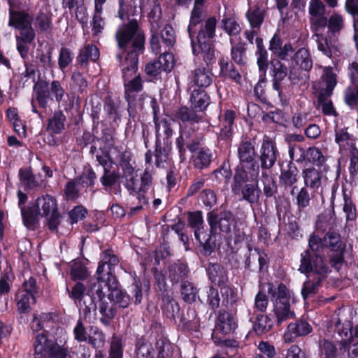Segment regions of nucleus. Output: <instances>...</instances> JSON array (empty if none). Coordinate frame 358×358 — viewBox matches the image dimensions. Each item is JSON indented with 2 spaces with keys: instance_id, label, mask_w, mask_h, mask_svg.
Here are the masks:
<instances>
[{
  "instance_id": "1",
  "label": "nucleus",
  "mask_w": 358,
  "mask_h": 358,
  "mask_svg": "<svg viewBox=\"0 0 358 358\" xmlns=\"http://www.w3.org/2000/svg\"><path fill=\"white\" fill-rule=\"evenodd\" d=\"M115 37L122 50L121 54H117V58L122 69L128 113L130 117H134L137 112L129 94L141 92L143 87L141 76L137 73V69L138 57L144 51L145 34L137 20H131L127 24L119 27Z\"/></svg>"
},
{
  "instance_id": "2",
  "label": "nucleus",
  "mask_w": 358,
  "mask_h": 358,
  "mask_svg": "<svg viewBox=\"0 0 358 358\" xmlns=\"http://www.w3.org/2000/svg\"><path fill=\"white\" fill-rule=\"evenodd\" d=\"M66 291L69 292V298L79 308L85 319L90 317L92 313H95L97 309L94 294L97 295L99 299H101L106 293L102 283L99 281L93 284L88 289L83 283L78 282L71 287V290L66 287Z\"/></svg>"
},
{
  "instance_id": "3",
  "label": "nucleus",
  "mask_w": 358,
  "mask_h": 358,
  "mask_svg": "<svg viewBox=\"0 0 358 358\" xmlns=\"http://www.w3.org/2000/svg\"><path fill=\"white\" fill-rule=\"evenodd\" d=\"M267 291L273 303V312L276 317V322L280 325L283 322L295 316L294 311L290 309L289 295L287 287L280 284L277 287L271 283H267Z\"/></svg>"
},
{
  "instance_id": "4",
  "label": "nucleus",
  "mask_w": 358,
  "mask_h": 358,
  "mask_svg": "<svg viewBox=\"0 0 358 358\" xmlns=\"http://www.w3.org/2000/svg\"><path fill=\"white\" fill-rule=\"evenodd\" d=\"M299 271L306 273L307 278H319L325 279L329 272V268L320 255H311L309 250H305L301 255V264Z\"/></svg>"
},
{
  "instance_id": "5",
  "label": "nucleus",
  "mask_w": 358,
  "mask_h": 358,
  "mask_svg": "<svg viewBox=\"0 0 358 358\" xmlns=\"http://www.w3.org/2000/svg\"><path fill=\"white\" fill-rule=\"evenodd\" d=\"M34 349L36 358H71L67 348L48 339L43 333L36 337Z\"/></svg>"
},
{
  "instance_id": "6",
  "label": "nucleus",
  "mask_w": 358,
  "mask_h": 358,
  "mask_svg": "<svg viewBox=\"0 0 358 358\" xmlns=\"http://www.w3.org/2000/svg\"><path fill=\"white\" fill-rule=\"evenodd\" d=\"M152 181V175L148 169H145L141 177V184L138 182L137 175L126 180L125 187L131 195L136 196L141 203L140 206L136 207L137 210L141 209L143 204L148 203L149 199L145 196V193L150 187Z\"/></svg>"
},
{
  "instance_id": "7",
  "label": "nucleus",
  "mask_w": 358,
  "mask_h": 358,
  "mask_svg": "<svg viewBox=\"0 0 358 358\" xmlns=\"http://www.w3.org/2000/svg\"><path fill=\"white\" fill-rule=\"evenodd\" d=\"M328 329H334L342 338H346L350 333L348 339L352 341L353 338H358V324L352 327L345 310L339 309L333 315L328 326Z\"/></svg>"
},
{
  "instance_id": "8",
  "label": "nucleus",
  "mask_w": 358,
  "mask_h": 358,
  "mask_svg": "<svg viewBox=\"0 0 358 358\" xmlns=\"http://www.w3.org/2000/svg\"><path fill=\"white\" fill-rule=\"evenodd\" d=\"M32 17L24 11L10 10L8 25L20 31L21 38L27 42L35 38V31L31 26Z\"/></svg>"
},
{
  "instance_id": "9",
  "label": "nucleus",
  "mask_w": 358,
  "mask_h": 358,
  "mask_svg": "<svg viewBox=\"0 0 358 358\" xmlns=\"http://www.w3.org/2000/svg\"><path fill=\"white\" fill-rule=\"evenodd\" d=\"M119 263L118 258L113 254L110 250H106L101 263L97 268V279L103 285H110L114 286L116 284L115 276V266Z\"/></svg>"
},
{
  "instance_id": "10",
  "label": "nucleus",
  "mask_w": 358,
  "mask_h": 358,
  "mask_svg": "<svg viewBox=\"0 0 358 358\" xmlns=\"http://www.w3.org/2000/svg\"><path fill=\"white\" fill-rule=\"evenodd\" d=\"M176 34L173 27L166 24L160 31L152 34L150 40L151 48L156 55L162 51H169L176 43Z\"/></svg>"
},
{
  "instance_id": "11",
  "label": "nucleus",
  "mask_w": 358,
  "mask_h": 358,
  "mask_svg": "<svg viewBox=\"0 0 358 358\" xmlns=\"http://www.w3.org/2000/svg\"><path fill=\"white\" fill-rule=\"evenodd\" d=\"M302 174L305 185L312 190V198L320 195L322 201L324 202L323 192L327 178L323 177L322 173L315 168L306 169L303 171Z\"/></svg>"
},
{
  "instance_id": "12",
  "label": "nucleus",
  "mask_w": 358,
  "mask_h": 358,
  "mask_svg": "<svg viewBox=\"0 0 358 358\" xmlns=\"http://www.w3.org/2000/svg\"><path fill=\"white\" fill-rule=\"evenodd\" d=\"M310 23L314 31H320L327 27V18L325 16L326 6L321 0H310L308 3Z\"/></svg>"
},
{
  "instance_id": "13",
  "label": "nucleus",
  "mask_w": 358,
  "mask_h": 358,
  "mask_svg": "<svg viewBox=\"0 0 358 358\" xmlns=\"http://www.w3.org/2000/svg\"><path fill=\"white\" fill-rule=\"evenodd\" d=\"M315 32L313 38L317 43V50L329 58L337 56L339 51L336 40L333 38L334 36L329 34L324 35L321 33V31Z\"/></svg>"
},
{
  "instance_id": "14",
  "label": "nucleus",
  "mask_w": 358,
  "mask_h": 358,
  "mask_svg": "<svg viewBox=\"0 0 358 358\" xmlns=\"http://www.w3.org/2000/svg\"><path fill=\"white\" fill-rule=\"evenodd\" d=\"M233 220V215L229 211H223L219 215L214 212H210L208 214V222L210 226L211 230H214L218 224L222 231L229 232L231 230V225Z\"/></svg>"
},
{
  "instance_id": "15",
  "label": "nucleus",
  "mask_w": 358,
  "mask_h": 358,
  "mask_svg": "<svg viewBox=\"0 0 358 358\" xmlns=\"http://www.w3.org/2000/svg\"><path fill=\"white\" fill-rule=\"evenodd\" d=\"M207 0H194V7L191 12L189 24L187 27L189 36L192 38L196 33L194 27L201 23L206 17V10H205V3Z\"/></svg>"
},
{
  "instance_id": "16",
  "label": "nucleus",
  "mask_w": 358,
  "mask_h": 358,
  "mask_svg": "<svg viewBox=\"0 0 358 358\" xmlns=\"http://www.w3.org/2000/svg\"><path fill=\"white\" fill-rule=\"evenodd\" d=\"M259 173V164H255L252 166H249L248 165H241V167H237L234 177L235 181V187H238V189H239L242 184L245 183L250 180L252 181L256 180Z\"/></svg>"
},
{
  "instance_id": "17",
  "label": "nucleus",
  "mask_w": 358,
  "mask_h": 358,
  "mask_svg": "<svg viewBox=\"0 0 358 358\" xmlns=\"http://www.w3.org/2000/svg\"><path fill=\"white\" fill-rule=\"evenodd\" d=\"M311 331L312 327L306 321L299 320L288 325L284 334V341L286 343H290L294 338L306 336Z\"/></svg>"
},
{
  "instance_id": "18",
  "label": "nucleus",
  "mask_w": 358,
  "mask_h": 358,
  "mask_svg": "<svg viewBox=\"0 0 358 358\" xmlns=\"http://www.w3.org/2000/svg\"><path fill=\"white\" fill-rule=\"evenodd\" d=\"M277 159L276 149L268 138L262 142L260 149V160L262 169H269L273 166Z\"/></svg>"
},
{
  "instance_id": "19",
  "label": "nucleus",
  "mask_w": 358,
  "mask_h": 358,
  "mask_svg": "<svg viewBox=\"0 0 358 358\" xmlns=\"http://www.w3.org/2000/svg\"><path fill=\"white\" fill-rule=\"evenodd\" d=\"M240 165L252 166L255 164H259L256 161L257 153L254 145L250 141H243L237 150Z\"/></svg>"
},
{
  "instance_id": "20",
  "label": "nucleus",
  "mask_w": 358,
  "mask_h": 358,
  "mask_svg": "<svg viewBox=\"0 0 358 358\" xmlns=\"http://www.w3.org/2000/svg\"><path fill=\"white\" fill-rule=\"evenodd\" d=\"M273 69V88L278 92L279 98L282 97V90L281 81L285 79L287 75V69L285 64L278 59L272 61Z\"/></svg>"
},
{
  "instance_id": "21",
  "label": "nucleus",
  "mask_w": 358,
  "mask_h": 358,
  "mask_svg": "<svg viewBox=\"0 0 358 358\" xmlns=\"http://www.w3.org/2000/svg\"><path fill=\"white\" fill-rule=\"evenodd\" d=\"M217 22L214 16L209 17L204 21L197 33V43H208L215 36Z\"/></svg>"
},
{
  "instance_id": "22",
  "label": "nucleus",
  "mask_w": 358,
  "mask_h": 358,
  "mask_svg": "<svg viewBox=\"0 0 358 358\" xmlns=\"http://www.w3.org/2000/svg\"><path fill=\"white\" fill-rule=\"evenodd\" d=\"M191 39L192 52L194 55L201 54L203 61L207 65L214 62L215 60V50L214 45L210 43H198L196 45L193 37Z\"/></svg>"
},
{
  "instance_id": "23",
  "label": "nucleus",
  "mask_w": 358,
  "mask_h": 358,
  "mask_svg": "<svg viewBox=\"0 0 358 358\" xmlns=\"http://www.w3.org/2000/svg\"><path fill=\"white\" fill-rule=\"evenodd\" d=\"M237 327V322L235 317L225 310L219 313L216 328L218 331L223 334H229L234 331Z\"/></svg>"
},
{
  "instance_id": "24",
  "label": "nucleus",
  "mask_w": 358,
  "mask_h": 358,
  "mask_svg": "<svg viewBox=\"0 0 358 358\" xmlns=\"http://www.w3.org/2000/svg\"><path fill=\"white\" fill-rule=\"evenodd\" d=\"M213 74L210 69L203 66L196 68L192 73V82L199 87H207L213 80Z\"/></svg>"
},
{
  "instance_id": "25",
  "label": "nucleus",
  "mask_w": 358,
  "mask_h": 358,
  "mask_svg": "<svg viewBox=\"0 0 358 358\" xmlns=\"http://www.w3.org/2000/svg\"><path fill=\"white\" fill-rule=\"evenodd\" d=\"M103 287H107L110 292L108 294V299L111 301L114 305L125 308L130 303V297L127 293L117 288V282L114 286L110 285H103Z\"/></svg>"
},
{
  "instance_id": "26",
  "label": "nucleus",
  "mask_w": 358,
  "mask_h": 358,
  "mask_svg": "<svg viewBox=\"0 0 358 358\" xmlns=\"http://www.w3.org/2000/svg\"><path fill=\"white\" fill-rule=\"evenodd\" d=\"M189 272L187 265L180 262L170 264L167 271L168 278L175 284L184 282L183 280L188 276Z\"/></svg>"
},
{
  "instance_id": "27",
  "label": "nucleus",
  "mask_w": 358,
  "mask_h": 358,
  "mask_svg": "<svg viewBox=\"0 0 358 358\" xmlns=\"http://www.w3.org/2000/svg\"><path fill=\"white\" fill-rule=\"evenodd\" d=\"M98 48L92 44H89L80 49L77 57V63L81 68L87 66L89 61L96 62L99 58Z\"/></svg>"
},
{
  "instance_id": "28",
  "label": "nucleus",
  "mask_w": 358,
  "mask_h": 358,
  "mask_svg": "<svg viewBox=\"0 0 358 358\" xmlns=\"http://www.w3.org/2000/svg\"><path fill=\"white\" fill-rule=\"evenodd\" d=\"M235 113L231 110H227L219 117V124L222 138H229L232 133V126L234 122Z\"/></svg>"
},
{
  "instance_id": "29",
  "label": "nucleus",
  "mask_w": 358,
  "mask_h": 358,
  "mask_svg": "<svg viewBox=\"0 0 358 358\" xmlns=\"http://www.w3.org/2000/svg\"><path fill=\"white\" fill-rule=\"evenodd\" d=\"M325 248L332 252H344L345 243L342 241L339 233L334 231H329L323 237Z\"/></svg>"
},
{
  "instance_id": "30",
  "label": "nucleus",
  "mask_w": 358,
  "mask_h": 358,
  "mask_svg": "<svg viewBox=\"0 0 358 358\" xmlns=\"http://www.w3.org/2000/svg\"><path fill=\"white\" fill-rule=\"evenodd\" d=\"M104 297L105 296L101 297V299H99L100 302L98 309L101 315L100 322L105 326H108L110 324V320L116 315V308L111 301H107L103 299Z\"/></svg>"
},
{
  "instance_id": "31",
  "label": "nucleus",
  "mask_w": 358,
  "mask_h": 358,
  "mask_svg": "<svg viewBox=\"0 0 358 358\" xmlns=\"http://www.w3.org/2000/svg\"><path fill=\"white\" fill-rule=\"evenodd\" d=\"M155 128H156V141L170 140L169 138L173 135V129L171 128V120L163 118L158 120L156 117H154Z\"/></svg>"
},
{
  "instance_id": "32",
  "label": "nucleus",
  "mask_w": 358,
  "mask_h": 358,
  "mask_svg": "<svg viewBox=\"0 0 358 358\" xmlns=\"http://www.w3.org/2000/svg\"><path fill=\"white\" fill-rule=\"evenodd\" d=\"M336 142L339 145L340 149L345 151H350L355 149V139L350 135L346 128L336 127L335 130Z\"/></svg>"
},
{
  "instance_id": "33",
  "label": "nucleus",
  "mask_w": 358,
  "mask_h": 358,
  "mask_svg": "<svg viewBox=\"0 0 358 358\" xmlns=\"http://www.w3.org/2000/svg\"><path fill=\"white\" fill-rule=\"evenodd\" d=\"M207 272L209 279L215 285L220 286L224 285L228 280L225 269L218 264L210 263Z\"/></svg>"
},
{
  "instance_id": "34",
  "label": "nucleus",
  "mask_w": 358,
  "mask_h": 358,
  "mask_svg": "<svg viewBox=\"0 0 358 358\" xmlns=\"http://www.w3.org/2000/svg\"><path fill=\"white\" fill-rule=\"evenodd\" d=\"M213 231L210 229V233H208L205 230L201 232L197 229L196 236H194L202 246L203 252L205 255H210L215 248V240L212 235Z\"/></svg>"
},
{
  "instance_id": "35",
  "label": "nucleus",
  "mask_w": 358,
  "mask_h": 358,
  "mask_svg": "<svg viewBox=\"0 0 358 358\" xmlns=\"http://www.w3.org/2000/svg\"><path fill=\"white\" fill-rule=\"evenodd\" d=\"M318 348L320 355L322 358H338L339 357V348L336 343L326 338L319 339Z\"/></svg>"
},
{
  "instance_id": "36",
  "label": "nucleus",
  "mask_w": 358,
  "mask_h": 358,
  "mask_svg": "<svg viewBox=\"0 0 358 358\" xmlns=\"http://www.w3.org/2000/svg\"><path fill=\"white\" fill-rule=\"evenodd\" d=\"M37 209L38 214L48 217L49 215L57 210L56 199L49 195L43 196L37 199Z\"/></svg>"
},
{
  "instance_id": "37",
  "label": "nucleus",
  "mask_w": 358,
  "mask_h": 358,
  "mask_svg": "<svg viewBox=\"0 0 358 358\" xmlns=\"http://www.w3.org/2000/svg\"><path fill=\"white\" fill-rule=\"evenodd\" d=\"M299 171L292 162L287 167L281 171L280 176V184L285 186H292L298 181Z\"/></svg>"
},
{
  "instance_id": "38",
  "label": "nucleus",
  "mask_w": 358,
  "mask_h": 358,
  "mask_svg": "<svg viewBox=\"0 0 358 358\" xmlns=\"http://www.w3.org/2000/svg\"><path fill=\"white\" fill-rule=\"evenodd\" d=\"M190 100L192 107L197 113L203 111L210 103V97L201 90H194Z\"/></svg>"
},
{
  "instance_id": "39",
  "label": "nucleus",
  "mask_w": 358,
  "mask_h": 358,
  "mask_svg": "<svg viewBox=\"0 0 358 358\" xmlns=\"http://www.w3.org/2000/svg\"><path fill=\"white\" fill-rule=\"evenodd\" d=\"M171 150V141L170 140L156 141L155 145V164L160 166L168 159L169 155Z\"/></svg>"
},
{
  "instance_id": "40",
  "label": "nucleus",
  "mask_w": 358,
  "mask_h": 358,
  "mask_svg": "<svg viewBox=\"0 0 358 358\" xmlns=\"http://www.w3.org/2000/svg\"><path fill=\"white\" fill-rule=\"evenodd\" d=\"M124 154L121 152L117 148H112L106 154H96V159L99 164L103 167H106L108 162L111 164H116L117 162H122L123 160Z\"/></svg>"
},
{
  "instance_id": "41",
  "label": "nucleus",
  "mask_w": 358,
  "mask_h": 358,
  "mask_svg": "<svg viewBox=\"0 0 358 358\" xmlns=\"http://www.w3.org/2000/svg\"><path fill=\"white\" fill-rule=\"evenodd\" d=\"M231 47V59L238 65H243L245 63V43L241 41L235 43L234 39H229Z\"/></svg>"
},
{
  "instance_id": "42",
  "label": "nucleus",
  "mask_w": 358,
  "mask_h": 358,
  "mask_svg": "<svg viewBox=\"0 0 358 358\" xmlns=\"http://www.w3.org/2000/svg\"><path fill=\"white\" fill-rule=\"evenodd\" d=\"M293 62L296 66L305 71H310L313 67V60L310 52L304 48H301L296 51Z\"/></svg>"
},
{
  "instance_id": "43",
  "label": "nucleus",
  "mask_w": 358,
  "mask_h": 358,
  "mask_svg": "<svg viewBox=\"0 0 358 358\" xmlns=\"http://www.w3.org/2000/svg\"><path fill=\"white\" fill-rule=\"evenodd\" d=\"M255 41L257 48L256 52L257 64L259 71L265 74L268 64V52L264 46L263 40L261 38H257Z\"/></svg>"
},
{
  "instance_id": "44",
  "label": "nucleus",
  "mask_w": 358,
  "mask_h": 358,
  "mask_svg": "<svg viewBox=\"0 0 358 358\" xmlns=\"http://www.w3.org/2000/svg\"><path fill=\"white\" fill-rule=\"evenodd\" d=\"M213 153L209 149L201 148L193 156V164L199 169L207 168L211 163Z\"/></svg>"
},
{
  "instance_id": "45",
  "label": "nucleus",
  "mask_w": 358,
  "mask_h": 358,
  "mask_svg": "<svg viewBox=\"0 0 358 358\" xmlns=\"http://www.w3.org/2000/svg\"><path fill=\"white\" fill-rule=\"evenodd\" d=\"M271 319L266 315H257L253 324V330L257 335H263L268 332L273 327Z\"/></svg>"
},
{
  "instance_id": "46",
  "label": "nucleus",
  "mask_w": 358,
  "mask_h": 358,
  "mask_svg": "<svg viewBox=\"0 0 358 358\" xmlns=\"http://www.w3.org/2000/svg\"><path fill=\"white\" fill-rule=\"evenodd\" d=\"M36 98L40 106L45 108L48 106L49 101L51 100L50 96V88L46 82H39L34 87Z\"/></svg>"
},
{
  "instance_id": "47",
  "label": "nucleus",
  "mask_w": 358,
  "mask_h": 358,
  "mask_svg": "<svg viewBox=\"0 0 358 358\" xmlns=\"http://www.w3.org/2000/svg\"><path fill=\"white\" fill-rule=\"evenodd\" d=\"M87 342L96 350L102 348L106 343V337L103 331L97 327H91Z\"/></svg>"
},
{
  "instance_id": "48",
  "label": "nucleus",
  "mask_w": 358,
  "mask_h": 358,
  "mask_svg": "<svg viewBox=\"0 0 358 358\" xmlns=\"http://www.w3.org/2000/svg\"><path fill=\"white\" fill-rule=\"evenodd\" d=\"M221 28L230 37L229 39L234 38L239 36L241 31V27L239 23L230 17H224L221 21Z\"/></svg>"
},
{
  "instance_id": "49",
  "label": "nucleus",
  "mask_w": 358,
  "mask_h": 358,
  "mask_svg": "<svg viewBox=\"0 0 358 358\" xmlns=\"http://www.w3.org/2000/svg\"><path fill=\"white\" fill-rule=\"evenodd\" d=\"M307 278L308 280L303 283L301 289V295L304 300L314 296L317 292L321 282L324 280L315 277Z\"/></svg>"
},
{
  "instance_id": "50",
  "label": "nucleus",
  "mask_w": 358,
  "mask_h": 358,
  "mask_svg": "<svg viewBox=\"0 0 358 358\" xmlns=\"http://www.w3.org/2000/svg\"><path fill=\"white\" fill-rule=\"evenodd\" d=\"M180 292L182 299L188 303L194 302L197 298L199 299L198 296L199 289L190 282H182L181 284Z\"/></svg>"
},
{
  "instance_id": "51",
  "label": "nucleus",
  "mask_w": 358,
  "mask_h": 358,
  "mask_svg": "<svg viewBox=\"0 0 358 358\" xmlns=\"http://www.w3.org/2000/svg\"><path fill=\"white\" fill-rule=\"evenodd\" d=\"M176 119L182 122H199L201 120L202 116L194 108L189 109L187 107L180 108L176 113Z\"/></svg>"
},
{
  "instance_id": "52",
  "label": "nucleus",
  "mask_w": 358,
  "mask_h": 358,
  "mask_svg": "<svg viewBox=\"0 0 358 358\" xmlns=\"http://www.w3.org/2000/svg\"><path fill=\"white\" fill-rule=\"evenodd\" d=\"M220 73L223 77L231 78L236 83H240L241 76L231 62L222 59L220 62Z\"/></svg>"
},
{
  "instance_id": "53",
  "label": "nucleus",
  "mask_w": 358,
  "mask_h": 358,
  "mask_svg": "<svg viewBox=\"0 0 358 358\" xmlns=\"http://www.w3.org/2000/svg\"><path fill=\"white\" fill-rule=\"evenodd\" d=\"M327 26L328 27L327 34L334 36L338 34L344 27L343 17L338 13L332 14L327 19Z\"/></svg>"
},
{
  "instance_id": "54",
  "label": "nucleus",
  "mask_w": 358,
  "mask_h": 358,
  "mask_svg": "<svg viewBox=\"0 0 358 358\" xmlns=\"http://www.w3.org/2000/svg\"><path fill=\"white\" fill-rule=\"evenodd\" d=\"M242 199L252 204L259 200L260 192L253 184H245L241 189Z\"/></svg>"
},
{
  "instance_id": "55",
  "label": "nucleus",
  "mask_w": 358,
  "mask_h": 358,
  "mask_svg": "<svg viewBox=\"0 0 358 358\" xmlns=\"http://www.w3.org/2000/svg\"><path fill=\"white\" fill-rule=\"evenodd\" d=\"M322 78L326 84L325 92L328 96H331L332 91L337 84L336 74L331 66L324 68Z\"/></svg>"
},
{
  "instance_id": "56",
  "label": "nucleus",
  "mask_w": 358,
  "mask_h": 358,
  "mask_svg": "<svg viewBox=\"0 0 358 358\" xmlns=\"http://www.w3.org/2000/svg\"><path fill=\"white\" fill-rule=\"evenodd\" d=\"M260 181L263 185L264 194L267 197H271L277 192V185L273 177L268 175L266 172H262Z\"/></svg>"
},
{
  "instance_id": "57",
  "label": "nucleus",
  "mask_w": 358,
  "mask_h": 358,
  "mask_svg": "<svg viewBox=\"0 0 358 358\" xmlns=\"http://www.w3.org/2000/svg\"><path fill=\"white\" fill-rule=\"evenodd\" d=\"M246 17L252 28H259L264 19V11L257 7L254 10H249Z\"/></svg>"
},
{
  "instance_id": "58",
  "label": "nucleus",
  "mask_w": 358,
  "mask_h": 358,
  "mask_svg": "<svg viewBox=\"0 0 358 358\" xmlns=\"http://www.w3.org/2000/svg\"><path fill=\"white\" fill-rule=\"evenodd\" d=\"M69 86L73 92H83L86 89L87 83L82 73L78 71H75L71 76Z\"/></svg>"
},
{
  "instance_id": "59",
  "label": "nucleus",
  "mask_w": 358,
  "mask_h": 358,
  "mask_svg": "<svg viewBox=\"0 0 358 358\" xmlns=\"http://www.w3.org/2000/svg\"><path fill=\"white\" fill-rule=\"evenodd\" d=\"M351 341L342 338L338 342L339 350L342 352H347L348 358H358V342L350 345Z\"/></svg>"
},
{
  "instance_id": "60",
  "label": "nucleus",
  "mask_w": 358,
  "mask_h": 358,
  "mask_svg": "<svg viewBox=\"0 0 358 358\" xmlns=\"http://www.w3.org/2000/svg\"><path fill=\"white\" fill-rule=\"evenodd\" d=\"M329 96L327 94L321 92L317 97L319 106L322 108V113L324 115L336 116L337 113L331 101L329 99Z\"/></svg>"
},
{
  "instance_id": "61",
  "label": "nucleus",
  "mask_w": 358,
  "mask_h": 358,
  "mask_svg": "<svg viewBox=\"0 0 358 358\" xmlns=\"http://www.w3.org/2000/svg\"><path fill=\"white\" fill-rule=\"evenodd\" d=\"M324 247L323 238H321L315 233L309 236L308 248L306 250H309L311 255H320Z\"/></svg>"
},
{
  "instance_id": "62",
  "label": "nucleus",
  "mask_w": 358,
  "mask_h": 358,
  "mask_svg": "<svg viewBox=\"0 0 358 358\" xmlns=\"http://www.w3.org/2000/svg\"><path fill=\"white\" fill-rule=\"evenodd\" d=\"M306 161L317 166L323 164L325 157L320 149L315 147H310L306 150Z\"/></svg>"
},
{
  "instance_id": "63",
  "label": "nucleus",
  "mask_w": 358,
  "mask_h": 358,
  "mask_svg": "<svg viewBox=\"0 0 358 358\" xmlns=\"http://www.w3.org/2000/svg\"><path fill=\"white\" fill-rule=\"evenodd\" d=\"M73 55L71 50L67 48H62L58 58L59 69L64 72L65 69L72 62Z\"/></svg>"
},
{
  "instance_id": "64",
  "label": "nucleus",
  "mask_w": 358,
  "mask_h": 358,
  "mask_svg": "<svg viewBox=\"0 0 358 358\" xmlns=\"http://www.w3.org/2000/svg\"><path fill=\"white\" fill-rule=\"evenodd\" d=\"M65 117L62 113H56L54 116L50 119L48 128L54 133L59 134L64 128Z\"/></svg>"
}]
</instances>
